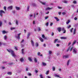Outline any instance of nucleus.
I'll use <instances>...</instances> for the list:
<instances>
[{
  "label": "nucleus",
  "mask_w": 78,
  "mask_h": 78,
  "mask_svg": "<svg viewBox=\"0 0 78 78\" xmlns=\"http://www.w3.org/2000/svg\"><path fill=\"white\" fill-rule=\"evenodd\" d=\"M7 51H8L9 53H11V55H12V56H13V57H15L16 56V55H15V54H14V51H13L11 50V49H7Z\"/></svg>",
  "instance_id": "obj_1"
},
{
  "label": "nucleus",
  "mask_w": 78,
  "mask_h": 78,
  "mask_svg": "<svg viewBox=\"0 0 78 78\" xmlns=\"http://www.w3.org/2000/svg\"><path fill=\"white\" fill-rule=\"evenodd\" d=\"M73 52L74 54H76L78 52V49L76 48H73Z\"/></svg>",
  "instance_id": "obj_2"
},
{
  "label": "nucleus",
  "mask_w": 78,
  "mask_h": 78,
  "mask_svg": "<svg viewBox=\"0 0 78 78\" xmlns=\"http://www.w3.org/2000/svg\"><path fill=\"white\" fill-rule=\"evenodd\" d=\"M3 13L5 14V12L1 10L0 11V16L2 17L3 16Z\"/></svg>",
  "instance_id": "obj_3"
},
{
  "label": "nucleus",
  "mask_w": 78,
  "mask_h": 78,
  "mask_svg": "<svg viewBox=\"0 0 78 78\" xmlns=\"http://www.w3.org/2000/svg\"><path fill=\"white\" fill-rule=\"evenodd\" d=\"M38 1L39 2H40L42 5H45V4H46V2H42L40 0H38Z\"/></svg>",
  "instance_id": "obj_4"
},
{
  "label": "nucleus",
  "mask_w": 78,
  "mask_h": 78,
  "mask_svg": "<svg viewBox=\"0 0 78 78\" xmlns=\"http://www.w3.org/2000/svg\"><path fill=\"white\" fill-rule=\"evenodd\" d=\"M13 6L12 5L9 6L8 7V10H11L12 9Z\"/></svg>",
  "instance_id": "obj_5"
},
{
  "label": "nucleus",
  "mask_w": 78,
  "mask_h": 78,
  "mask_svg": "<svg viewBox=\"0 0 78 78\" xmlns=\"http://www.w3.org/2000/svg\"><path fill=\"white\" fill-rule=\"evenodd\" d=\"M21 34L20 33L18 34V36H16V37L18 39H20V36Z\"/></svg>",
  "instance_id": "obj_6"
},
{
  "label": "nucleus",
  "mask_w": 78,
  "mask_h": 78,
  "mask_svg": "<svg viewBox=\"0 0 78 78\" xmlns=\"http://www.w3.org/2000/svg\"><path fill=\"white\" fill-rule=\"evenodd\" d=\"M69 55H63V59H66V58H69Z\"/></svg>",
  "instance_id": "obj_7"
},
{
  "label": "nucleus",
  "mask_w": 78,
  "mask_h": 78,
  "mask_svg": "<svg viewBox=\"0 0 78 78\" xmlns=\"http://www.w3.org/2000/svg\"><path fill=\"white\" fill-rule=\"evenodd\" d=\"M31 43L32 46H33V47H34V42H33V40H31Z\"/></svg>",
  "instance_id": "obj_8"
},
{
  "label": "nucleus",
  "mask_w": 78,
  "mask_h": 78,
  "mask_svg": "<svg viewBox=\"0 0 78 78\" xmlns=\"http://www.w3.org/2000/svg\"><path fill=\"white\" fill-rule=\"evenodd\" d=\"M2 34H6V33H8V32L6 31L5 30H3L2 31Z\"/></svg>",
  "instance_id": "obj_9"
},
{
  "label": "nucleus",
  "mask_w": 78,
  "mask_h": 78,
  "mask_svg": "<svg viewBox=\"0 0 78 78\" xmlns=\"http://www.w3.org/2000/svg\"><path fill=\"white\" fill-rule=\"evenodd\" d=\"M60 39H67V37H60Z\"/></svg>",
  "instance_id": "obj_10"
},
{
  "label": "nucleus",
  "mask_w": 78,
  "mask_h": 78,
  "mask_svg": "<svg viewBox=\"0 0 78 78\" xmlns=\"http://www.w3.org/2000/svg\"><path fill=\"white\" fill-rule=\"evenodd\" d=\"M20 61L21 62H23V61H24V59H23V58H21L20 59Z\"/></svg>",
  "instance_id": "obj_11"
},
{
  "label": "nucleus",
  "mask_w": 78,
  "mask_h": 78,
  "mask_svg": "<svg viewBox=\"0 0 78 78\" xmlns=\"http://www.w3.org/2000/svg\"><path fill=\"white\" fill-rule=\"evenodd\" d=\"M62 2H63V3H68V2H67V1L65 0H62Z\"/></svg>",
  "instance_id": "obj_12"
},
{
  "label": "nucleus",
  "mask_w": 78,
  "mask_h": 78,
  "mask_svg": "<svg viewBox=\"0 0 78 78\" xmlns=\"http://www.w3.org/2000/svg\"><path fill=\"white\" fill-rule=\"evenodd\" d=\"M57 30L59 32H61V27H59L57 29Z\"/></svg>",
  "instance_id": "obj_13"
},
{
  "label": "nucleus",
  "mask_w": 78,
  "mask_h": 78,
  "mask_svg": "<svg viewBox=\"0 0 78 78\" xmlns=\"http://www.w3.org/2000/svg\"><path fill=\"white\" fill-rule=\"evenodd\" d=\"M8 75H12V72H9L7 73Z\"/></svg>",
  "instance_id": "obj_14"
},
{
  "label": "nucleus",
  "mask_w": 78,
  "mask_h": 78,
  "mask_svg": "<svg viewBox=\"0 0 78 78\" xmlns=\"http://www.w3.org/2000/svg\"><path fill=\"white\" fill-rule=\"evenodd\" d=\"M52 8H50L49 7H47L46 8V10H50V9H52Z\"/></svg>",
  "instance_id": "obj_15"
},
{
  "label": "nucleus",
  "mask_w": 78,
  "mask_h": 78,
  "mask_svg": "<svg viewBox=\"0 0 78 78\" xmlns=\"http://www.w3.org/2000/svg\"><path fill=\"white\" fill-rule=\"evenodd\" d=\"M28 60L29 61H30V62H31L32 61V59L31 58V57L28 58Z\"/></svg>",
  "instance_id": "obj_16"
},
{
  "label": "nucleus",
  "mask_w": 78,
  "mask_h": 78,
  "mask_svg": "<svg viewBox=\"0 0 78 78\" xmlns=\"http://www.w3.org/2000/svg\"><path fill=\"white\" fill-rule=\"evenodd\" d=\"M21 52H22V54H23H23H24L25 53V52H24V49H22L21 50Z\"/></svg>",
  "instance_id": "obj_17"
},
{
  "label": "nucleus",
  "mask_w": 78,
  "mask_h": 78,
  "mask_svg": "<svg viewBox=\"0 0 78 78\" xmlns=\"http://www.w3.org/2000/svg\"><path fill=\"white\" fill-rule=\"evenodd\" d=\"M39 39L42 42L44 41V40L43 39H42V38L41 37H40Z\"/></svg>",
  "instance_id": "obj_18"
},
{
  "label": "nucleus",
  "mask_w": 78,
  "mask_h": 78,
  "mask_svg": "<svg viewBox=\"0 0 78 78\" xmlns=\"http://www.w3.org/2000/svg\"><path fill=\"white\" fill-rule=\"evenodd\" d=\"M76 32V29H74L73 31V34H75Z\"/></svg>",
  "instance_id": "obj_19"
},
{
  "label": "nucleus",
  "mask_w": 78,
  "mask_h": 78,
  "mask_svg": "<svg viewBox=\"0 0 78 78\" xmlns=\"http://www.w3.org/2000/svg\"><path fill=\"white\" fill-rule=\"evenodd\" d=\"M16 10H20V7H16Z\"/></svg>",
  "instance_id": "obj_20"
},
{
  "label": "nucleus",
  "mask_w": 78,
  "mask_h": 78,
  "mask_svg": "<svg viewBox=\"0 0 78 78\" xmlns=\"http://www.w3.org/2000/svg\"><path fill=\"white\" fill-rule=\"evenodd\" d=\"M42 65H43V66H45L47 65V64H46L45 63L42 62Z\"/></svg>",
  "instance_id": "obj_21"
},
{
  "label": "nucleus",
  "mask_w": 78,
  "mask_h": 78,
  "mask_svg": "<svg viewBox=\"0 0 78 78\" xmlns=\"http://www.w3.org/2000/svg\"><path fill=\"white\" fill-rule=\"evenodd\" d=\"M30 11V7L29 6H28L27 8V12H28Z\"/></svg>",
  "instance_id": "obj_22"
},
{
  "label": "nucleus",
  "mask_w": 78,
  "mask_h": 78,
  "mask_svg": "<svg viewBox=\"0 0 78 78\" xmlns=\"http://www.w3.org/2000/svg\"><path fill=\"white\" fill-rule=\"evenodd\" d=\"M58 39H55L54 41V43H56V42H58Z\"/></svg>",
  "instance_id": "obj_23"
},
{
  "label": "nucleus",
  "mask_w": 78,
  "mask_h": 78,
  "mask_svg": "<svg viewBox=\"0 0 78 78\" xmlns=\"http://www.w3.org/2000/svg\"><path fill=\"white\" fill-rule=\"evenodd\" d=\"M48 53H49V55H51V54H52V51H48Z\"/></svg>",
  "instance_id": "obj_24"
},
{
  "label": "nucleus",
  "mask_w": 78,
  "mask_h": 78,
  "mask_svg": "<svg viewBox=\"0 0 78 78\" xmlns=\"http://www.w3.org/2000/svg\"><path fill=\"white\" fill-rule=\"evenodd\" d=\"M55 19H56L57 21H59V20L58 19V18L57 17H55Z\"/></svg>",
  "instance_id": "obj_25"
},
{
  "label": "nucleus",
  "mask_w": 78,
  "mask_h": 78,
  "mask_svg": "<svg viewBox=\"0 0 78 78\" xmlns=\"http://www.w3.org/2000/svg\"><path fill=\"white\" fill-rule=\"evenodd\" d=\"M34 62H35L36 63L37 62V60L36 58H35L34 59Z\"/></svg>",
  "instance_id": "obj_26"
},
{
  "label": "nucleus",
  "mask_w": 78,
  "mask_h": 78,
  "mask_svg": "<svg viewBox=\"0 0 78 78\" xmlns=\"http://www.w3.org/2000/svg\"><path fill=\"white\" fill-rule=\"evenodd\" d=\"M76 41H75L73 42V43L72 44V45H74V44H75V43H76Z\"/></svg>",
  "instance_id": "obj_27"
},
{
  "label": "nucleus",
  "mask_w": 78,
  "mask_h": 78,
  "mask_svg": "<svg viewBox=\"0 0 78 78\" xmlns=\"http://www.w3.org/2000/svg\"><path fill=\"white\" fill-rule=\"evenodd\" d=\"M4 39L5 40H6V39H7V37L6 36H5L4 37Z\"/></svg>",
  "instance_id": "obj_28"
},
{
  "label": "nucleus",
  "mask_w": 78,
  "mask_h": 78,
  "mask_svg": "<svg viewBox=\"0 0 78 78\" xmlns=\"http://www.w3.org/2000/svg\"><path fill=\"white\" fill-rule=\"evenodd\" d=\"M35 45L37 47H38V46H39V44H38V43H36L35 44Z\"/></svg>",
  "instance_id": "obj_29"
},
{
  "label": "nucleus",
  "mask_w": 78,
  "mask_h": 78,
  "mask_svg": "<svg viewBox=\"0 0 78 78\" xmlns=\"http://www.w3.org/2000/svg\"><path fill=\"white\" fill-rule=\"evenodd\" d=\"M73 3L74 4H76L77 3V2H76V1H74L73 2Z\"/></svg>",
  "instance_id": "obj_30"
},
{
  "label": "nucleus",
  "mask_w": 78,
  "mask_h": 78,
  "mask_svg": "<svg viewBox=\"0 0 78 78\" xmlns=\"http://www.w3.org/2000/svg\"><path fill=\"white\" fill-rule=\"evenodd\" d=\"M55 77H59V76L57 75V74H55Z\"/></svg>",
  "instance_id": "obj_31"
},
{
  "label": "nucleus",
  "mask_w": 78,
  "mask_h": 78,
  "mask_svg": "<svg viewBox=\"0 0 78 78\" xmlns=\"http://www.w3.org/2000/svg\"><path fill=\"white\" fill-rule=\"evenodd\" d=\"M30 33H28L27 35V38H28L29 37V36H30Z\"/></svg>",
  "instance_id": "obj_32"
},
{
  "label": "nucleus",
  "mask_w": 78,
  "mask_h": 78,
  "mask_svg": "<svg viewBox=\"0 0 78 78\" xmlns=\"http://www.w3.org/2000/svg\"><path fill=\"white\" fill-rule=\"evenodd\" d=\"M38 31H41V28L39 27H38L37 28Z\"/></svg>",
  "instance_id": "obj_33"
},
{
  "label": "nucleus",
  "mask_w": 78,
  "mask_h": 78,
  "mask_svg": "<svg viewBox=\"0 0 78 78\" xmlns=\"http://www.w3.org/2000/svg\"><path fill=\"white\" fill-rule=\"evenodd\" d=\"M69 62H70V60H68L67 64V66H69Z\"/></svg>",
  "instance_id": "obj_34"
},
{
  "label": "nucleus",
  "mask_w": 78,
  "mask_h": 78,
  "mask_svg": "<svg viewBox=\"0 0 78 78\" xmlns=\"http://www.w3.org/2000/svg\"><path fill=\"white\" fill-rule=\"evenodd\" d=\"M73 28H72L70 30V32L71 33H72V32H73Z\"/></svg>",
  "instance_id": "obj_35"
},
{
  "label": "nucleus",
  "mask_w": 78,
  "mask_h": 78,
  "mask_svg": "<svg viewBox=\"0 0 78 78\" xmlns=\"http://www.w3.org/2000/svg\"><path fill=\"white\" fill-rule=\"evenodd\" d=\"M49 73V71H46L45 73V74H46V75H48Z\"/></svg>",
  "instance_id": "obj_36"
},
{
  "label": "nucleus",
  "mask_w": 78,
  "mask_h": 78,
  "mask_svg": "<svg viewBox=\"0 0 78 78\" xmlns=\"http://www.w3.org/2000/svg\"><path fill=\"white\" fill-rule=\"evenodd\" d=\"M16 28L15 27H12L11 28V30H15Z\"/></svg>",
  "instance_id": "obj_37"
},
{
  "label": "nucleus",
  "mask_w": 78,
  "mask_h": 78,
  "mask_svg": "<svg viewBox=\"0 0 78 78\" xmlns=\"http://www.w3.org/2000/svg\"><path fill=\"white\" fill-rule=\"evenodd\" d=\"M52 69L53 71H55V67H53Z\"/></svg>",
  "instance_id": "obj_38"
},
{
  "label": "nucleus",
  "mask_w": 78,
  "mask_h": 78,
  "mask_svg": "<svg viewBox=\"0 0 78 78\" xmlns=\"http://www.w3.org/2000/svg\"><path fill=\"white\" fill-rule=\"evenodd\" d=\"M21 47H24V44H21Z\"/></svg>",
  "instance_id": "obj_39"
},
{
  "label": "nucleus",
  "mask_w": 78,
  "mask_h": 78,
  "mask_svg": "<svg viewBox=\"0 0 78 78\" xmlns=\"http://www.w3.org/2000/svg\"><path fill=\"white\" fill-rule=\"evenodd\" d=\"M33 17V15H30V19H31V17Z\"/></svg>",
  "instance_id": "obj_40"
},
{
  "label": "nucleus",
  "mask_w": 78,
  "mask_h": 78,
  "mask_svg": "<svg viewBox=\"0 0 78 78\" xmlns=\"http://www.w3.org/2000/svg\"><path fill=\"white\" fill-rule=\"evenodd\" d=\"M48 22H47V23H46L45 24V25L46 27H48Z\"/></svg>",
  "instance_id": "obj_41"
},
{
  "label": "nucleus",
  "mask_w": 78,
  "mask_h": 78,
  "mask_svg": "<svg viewBox=\"0 0 78 78\" xmlns=\"http://www.w3.org/2000/svg\"><path fill=\"white\" fill-rule=\"evenodd\" d=\"M23 42H24V40L23 39L22 40V41H21L20 42L21 44H23Z\"/></svg>",
  "instance_id": "obj_42"
},
{
  "label": "nucleus",
  "mask_w": 78,
  "mask_h": 78,
  "mask_svg": "<svg viewBox=\"0 0 78 78\" xmlns=\"http://www.w3.org/2000/svg\"><path fill=\"white\" fill-rule=\"evenodd\" d=\"M70 22V20H68V21L66 22V24H69V23Z\"/></svg>",
  "instance_id": "obj_43"
},
{
  "label": "nucleus",
  "mask_w": 78,
  "mask_h": 78,
  "mask_svg": "<svg viewBox=\"0 0 78 78\" xmlns=\"http://www.w3.org/2000/svg\"><path fill=\"white\" fill-rule=\"evenodd\" d=\"M4 9L5 10V11H6V7L5 6L4 7Z\"/></svg>",
  "instance_id": "obj_44"
},
{
  "label": "nucleus",
  "mask_w": 78,
  "mask_h": 78,
  "mask_svg": "<svg viewBox=\"0 0 78 78\" xmlns=\"http://www.w3.org/2000/svg\"><path fill=\"white\" fill-rule=\"evenodd\" d=\"M29 69V68L28 67H27L26 68V71H28V70Z\"/></svg>",
  "instance_id": "obj_45"
},
{
  "label": "nucleus",
  "mask_w": 78,
  "mask_h": 78,
  "mask_svg": "<svg viewBox=\"0 0 78 78\" xmlns=\"http://www.w3.org/2000/svg\"><path fill=\"white\" fill-rule=\"evenodd\" d=\"M16 25H18V21H17V20L16 21Z\"/></svg>",
  "instance_id": "obj_46"
},
{
  "label": "nucleus",
  "mask_w": 78,
  "mask_h": 78,
  "mask_svg": "<svg viewBox=\"0 0 78 78\" xmlns=\"http://www.w3.org/2000/svg\"><path fill=\"white\" fill-rule=\"evenodd\" d=\"M41 55V53L38 52L37 53V55L38 56H39Z\"/></svg>",
  "instance_id": "obj_47"
},
{
  "label": "nucleus",
  "mask_w": 78,
  "mask_h": 78,
  "mask_svg": "<svg viewBox=\"0 0 78 78\" xmlns=\"http://www.w3.org/2000/svg\"><path fill=\"white\" fill-rule=\"evenodd\" d=\"M32 5L33 6H36V4L34 3H33L32 4Z\"/></svg>",
  "instance_id": "obj_48"
},
{
  "label": "nucleus",
  "mask_w": 78,
  "mask_h": 78,
  "mask_svg": "<svg viewBox=\"0 0 78 78\" xmlns=\"http://www.w3.org/2000/svg\"><path fill=\"white\" fill-rule=\"evenodd\" d=\"M2 21H0V27L2 26Z\"/></svg>",
  "instance_id": "obj_49"
},
{
  "label": "nucleus",
  "mask_w": 78,
  "mask_h": 78,
  "mask_svg": "<svg viewBox=\"0 0 78 78\" xmlns=\"http://www.w3.org/2000/svg\"><path fill=\"white\" fill-rule=\"evenodd\" d=\"M42 37L44 39V38L45 37V35H42Z\"/></svg>",
  "instance_id": "obj_50"
},
{
  "label": "nucleus",
  "mask_w": 78,
  "mask_h": 78,
  "mask_svg": "<svg viewBox=\"0 0 78 78\" xmlns=\"http://www.w3.org/2000/svg\"><path fill=\"white\" fill-rule=\"evenodd\" d=\"M72 7L73 8V9H74L75 8V6L73 5H72Z\"/></svg>",
  "instance_id": "obj_51"
},
{
  "label": "nucleus",
  "mask_w": 78,
  "mask_h": 78,
  "mask_svg": "<svg viewBox=\"0 0 78 78\" xmlns=\"http://www.w3.org/2000/svg\"><path fill=\"white\" fill-rule=\"evenodd\" d=\"M77 17H75L74 18V19L75 20H77Z\"/></svg>",
  "instance_id": "obj_52"
},
{
  "label": "nucleus",
  "mask_w": 78,
  "mask_h": 78,
  "mask_svg": "<svg viewBox=\"0 0 78 78\" xmlns=\"http://www.w3.org/2000/svg\"><path fill=\"white\" fill-rule=\"evenodd\" d=\"M60 45H59V44H57L56 45V47H59V46Z\"/></svg>",
  "instance_id": "obj_53"
},
{
  "label": "nucleus",
  "mask_w": 78,
  "mask_h": 78,
  "mask_svg": "<svg viewBox=\"0 0 78 78\" xmlns=\"http://www.w3.org/2000/svg\"><path fill=\"white\" fill-rule=\"evenodd\" d=\"M15 50H17V47H15Z\"/></svg>",
  "instance_id": "obj_54"
},
{
  "label": "nucleus",
  "mask_w": 78,
  "mask_h": 78,
  "mask_svg": "<svg viewBox=\"0 0 78 78\" xmlns=\"http://www.w3.org/2000/svg\"><path fill=\"white\" fill-rule=\"evenodd\" d=\"M48 18V16H47L45 17V19H47Z\"/></svg>",
  "instance_id": "obj_55"
},
{
  "label": "nucleus",
  "mask_w": 78,
  "mask_h": 78,
  "mask_svg": "<svg viewBox=\"0 0 78 78\" xmlns=\"http://www.w3.org/2000/svg\"><path fill=\"white\" fill-rule=\"evenodd\" d=\"M70 27H71V26L69 25V26L67 27V28H70Z\"/></svg>",
  "instance_id": "obj_56"
},
{
  "label": "nucleus",
  "mask_w": 78,
  "mask_h": 78,
  "mask_svg": "<svg viewBox=\"0 0 78 78\" xmlns=\"http://www.w3.org/2000/svg\"><path fill=\"white\" fill-rule=\"evenodd\" d=\"M51 36H54V33H53V32H52L51 34Z\"/></svg>",
  "instance_id": "obj_57"
},
{
  "label": "nucleus",
  "mask_w": 78,
  "mask_h": 78,
  "mask_svg": "<svg viewBox=\"0 0 78 78\" xmlns=\"http://www.w3.org/2000/svg\"><path fill=\"white\" fill-rule=\"evenodd\" d=\"M62 14H63V15H65V14H66V12H63L62 13Z\"/></svg>",
  "instance_id": "obj_58"
},
{
  "label": "nucleus",
  "mask_w": 78,
  "mask_h": 78,
  "mask_svg": "<svg viewBox=\"0 0 78 78\" xmlns=\"http://www.w3.org/2000/svg\"><path fill=\"white\" fill-rule=\"evenodd\" d=\"M5 69V67H2V69Z\"/></svg>",
  "instance_id": "obj_59"
},
{
  "label": "nucleus",
  "mask_w": 78,
  "mask_h": 78,
  "mask_svg": "<svg viewBox=\"0 0 78 78\" xmlns=\"http://www.w3.org/2000/svg\"><path fill=\"white\" fill-rule=\"evenodd\" d=\"M35 72L36 73H37L38 72V71L37 70H35Z\"/></svg>",
  "instance_id": "obj_60"
},
{
  "label": "nucleus",
  "mask_w": 78,
  "mask_h": 78,
  "mask_svg": "<svg viewBox=\"0 0 78 78\" xmlns=\"http://www.w3.org/2000/svg\"><path fill=\"white\" fill-rule=\"evenodd\" d=\"M53 25V23H51L50 24V26H52Z\"/></svg>",
  "instance_id": "obj_61"
},
{
  "label": "nucleus",
  "mask_w": 78,
  "mask_h": 78,
  "mask_svg": "<svg viewBox=\"0 0 78 78\" xmlns=\"http://www.w3.org/2000/svg\"><path fill=\"white\" fill-rule=\"evenodd\" d=\"M56 55L57 56H58V55H59V53H58L56 54Z\"/></svg>",
  "instance_id": "obj_62"
},
{
  "label": "nucleus",
  "mask_w": 78,
  "mask_h": 78,
  "mask_svg": "<svg viewBox=\"0 0 78 78\" xmlns=\"http://www.w3.org/2000/svg\"><path fill=\"white\" fill-rule=\"evenodd\" d=\"M44 39H45V40H47V37H45Z\"/></svg>",
  "instance_id": "obj_63"
},
{
  "label": "nucleus",
  "mask_w": 78,
  "mask_h": 78,
  "mask_svg": "<svg viewBox=\"0 0 78 78\" xmlns=\"http://www.w3.org/2000/svg\"><path fill=\"white\" fill-rule=\"evenodd\" d=\"M47 77L48 78H51V77H50V76H47Z\"/></svg>",
  "instance_id": "obj_64"
}]
</instances>
